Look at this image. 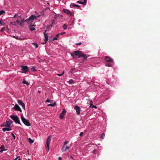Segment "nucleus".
Listing matches in <instances>:
<instances>
[{"mask_svg": "<svg viewBox=\"0 0 160 160\" xmlns=\"http://www.w3.org/2000/svg\"><path fill=\"white\" fill-rule=\"evenodd\" d=\"M37 17H36L34 15H32L26 20H24V19L21 18V17H19L18 18V19L16 21V22L14 24H13V23H12V24L15 25L16 23H17L18 25H20L21 26L22 25V23L24 21L27 22L28 23H29L32 22L34 19L36 18Z\"/></svg>", "mask_w": 160, "mask_h": 160, "instance_id": "1", "label": "nucleus"}, {"mask_svg": "<svg viewBox=\"0 0 160 160\" xmlns=\"http://www.w3.org/2000/svg\"><path fill=\"white\" fill-rule=\"evenodd\" d=\"M71 55L73 58H74L75 55L78 56V58H82L84 59L88 57L87 55L84 54L82 51L78 50L73 52Z\"/></svg>", "mask_w": 160, "mask_h": 160, "instance_id": "2", "label": "nucleus"}, {"mask_svg": "<svg viewBox=\"0 0 160 160\" xmlns=\"http://www.w3.org/2000/svg\"><path fill=\"white\" fill-rule=\"evenodd\" d=\"M105 60L107 62L106 66L108 67H112L113 65L114 62L112 58L108 57L106 56L105 58Z\"/></svg>", "mask_w": 160, "mask_h": 160, "instance_id": "3", "label": "nucleus"}, {"mask_svg": "<svg viewBox=\"0 0 160 160\" xmlns=\"http://www.w3.org/2000/svg\"><path fill=\"white\" fill-rule=\"evenodd\" d=\"M10 117L15 122L19 124H20L19 118H18L17 116H13V115H11L10 116Z\"/></svg>", "mask_w": 160, "mask_h": 160, "instance_id": "4", "label": "nucleus"}, {"mask_svg": "<svg viewBox=\"0 0 160 160\" xmlns=\"http://www.w3.org/2000/svg\"><path fill=\"white\" fill-rule=\"evenodd\" d=\"M21 119L22 122L24 123L25 125L28 126H29L31 125V124L29 123L28 120L23 118L22 116H21Z\"/></svg>", "mask_w": 160, "mask_h": 160, "instance_id": "5", "label": "nucleus"}, {"mask_svg": "<svg viewBox=\"0 0 160 160\" xmlns=\"http://www.w3.org/2000/svg\"><path fill=\"white\" fill-rule=\"evenodd\" d=\"M21 67L22 68L21 70L22 71L21 72L22 73H26L28 71V67L27 66H22Z\"/></svg>", "mask_w": 160, "mask_h": 160, "instance_id": "6", "label": "nucleus"}, {"mask_svg": "<svg viewBox=\"0 0 160 160\" xmlns=\"http://www.w3.org/2000/svg\"><path fill=\"white\" fill-rule=\"evenodd\" d=\"M13 110H15L16 111H19L20 112H22V110L18 104H15L14 107L12 108Z\"/></svg>", "mask_w": 160, "mask_h": 160, "instance_id": "7", "label": "nucleus"}, {"mask_svg": "<svg viewBox=\"0 0 160 160\" xmlns=\"http://www.w3.org/2000/svg\"><path fill=\"white\" fill-rule=\"evenodd\" d=\"M66 113V111L65 109H63L61 113L59 116V118L61 119H63L65 114Z\"/></svg>", "mask_w": 160, "mask_h": 160, "instance_id": "8", "label": "nucleus"}, {"mask_svg": "<svg viewBox=\"0 0 160 160\" xmlns=\"http://www.w3.org/2000/svg\"><path fill=\"white\" fill-rule=\"evenodd\" d=\"M13 122L10 119H9L8 121H7L5 123V127H9L10 125Z\"/></svg>", "mask_w": 160, "mask_h": 160, "instance_id": "9", "label": "nucleus"}, {"mask_svg": "<svg viewBox=\"0 0 160 160\" xmlns=\"http://www.w3.org/2000/svg\"><path fill=\"white\" fill-rule=\"evenodd\" d=\"M47 30H45L44 33V41L45 42L44 43H46L48 40V36L47 33H46Z\"/></svg>", "mask_w": 160, "mask_h": 160, "instance_id": "10", "label": "nucleus"}, {"mask_svg": "<svg viewBox=\"0 0 160 160\" xmlns=\"http://www.w3.org/2000/svg\"><path fill=\"white\" fill-rule=\"evenodd\" d=\"M74 109L75 110L77 114L79 115L81 111L80 107L78 106H77L74 107Z\"/></svg>", "mask_w": 160, "mask_h": 160, "instance_id": "11", "label": "nucleus"}, {"mask_svg": "<svg viewBox=\"0 0 160 160\" xmlns=\"http://www.w3.org/2000/svg\"><path fill=\"white\" fill-rule=\"evenodd\" d=\"M69 147L66 145H63L61 150L62 152H64L66 151L69 148Z\"/></svg>", "mask_w": 160, "mask_h": 160, "instance_id": "12", "label": "nucleus"}, {"mask_svg": "<svg viewBox=\"0 0 160 160\" xmlns=\"http://www.w3.org/2000/svg\"><path fill=\"white\" fill-rule=\"evenodd\" d=\"M18 103L22 106V108L23 109H25V104L22 102L20 100H18L17 101Z\"/></svg>", "mask_w": 160, "mask_h": 160, "instance_id": "13", "label": "nucleus"}, {"mask_svg": "<svg viewBox=\"0 0 160 160\" xmlns=\"http://www.w3.org/2000/svg\"><path fill=\"white\" fill-rule=\"evenodd\" d=\"M63 12L64 13H66L68 15H71L72 14V13L70 11L67 9H64L63 10Z\"/></svg>", "mask_w": 160, "mask_h": 160, "instance_id": "14", "label": "nucleus"}, {"mask_svg": "<svg viewBox=\"0 0 160 160\" xmlns=\"http://www.w3.org/2000/svg\"><path fill=\"white\" fill-rule=\"evenodd\" d=\"M51 140V136H49L48 137L46 141V145H49Z\"/></svg>", "mask_w": 160, "mask_h": 160, "instance_id": "15", "label": "nucleus"}, {"mask_svg": "<svg viewBox=\"0 0 160 160\" xmlns=\"http://www.w3.org/2000/svg\"><path fill=\"white\" fill-rule=\"evenodd\" d=\"M51 38H50L49 39V42H52L53 41H54V40H57L58 39V38H57V37H53V38H52V37H50Z\"/></svg>", "mask_w": 160, "mask_h": 160, "instance_id": "16", "label": "nucleus"}, {"mask_svg": "<svg viewBox=\"0 0 160 160\" xmlns=\"http://www.w3.org/2000/svg\"><path fill=\"white\" fill-rule=\"evenodd\" d=\"M2 130L3 132H5L6 131H9L11 130V129L10 128H2Z\"/></svg>", "mask_w": 160, "mask_h": 160, "instance_id": "17", "label": "nucleus"}, {"mask_svg": "<svg viewBox=\"0 0 160 160\" xmlns=\"http://www.w3.org/2000/svg\"><path fill=\"white\" fill-rule=\"evenodd\" d=\"M22 83L23 84H26L27 86L29 85V83L28 82H27L25 79H23Z\"/></svg>", "mask_w": 160, "mask_h": 160, "instance_id": "18", "label": "nucleus"}, {"mask_svg": "<svg viewBox=\"0 0 160 160\" xmlns=\"http://www.w3.org/2000/svg\"><path fill=\"white\" fill-rule=\"evenodd\" d=\"M71 5L72 7H76L78 8H80V6L79 5H78L75 4L73 3H72L71 4Z\"/></svg>", "mask_w": 160, "mask_h": 160, "instance_id": "19", "label": "nucleus"}, {"mask_svg": "<svg viewBox=\"0 0 160 160\" xmlns=\"http://www.w3.org/2000/svg\"><path fill=\"white\" fill-rule=\"evenodd\" d=\"M0 149L1 150H0V152L1 153L2 152L4 151L5 150V149L4 148V147L3 146H2L0 147Z\"/></svg>", "mask_w": 160, "mask_h": 160, "instance_id": "20", "label": "nucleus"}, {"mask_svg": "<svg viewBox=\"0 0 160 160\" xmlns=\"http://www.w3.org/2000/svg\"><path fill=\"white\" fill-rule=\"evenodd\" d=\"M68 82L69 84H74L75 82L72 79H70L68 81Z\"/></svg>", "mask_w": 160, "mask_h": 160, "instance_id": "21", "label": "nucleus"}, {"mask_svg": "<svg viewBox=\"0 0 160 160\" xmlns=\"http://www.w3.org/2000/svg\"><path fill=\"white\" fill-rule=\"evenodd\" d=\"M56 104V102H55L53 104H49L48 105V106L54 107Z\"/></svg>", "mask_w": 160, "mask_h": 160, "instance_id": "22", "label": "nucleus"}, {"mask_svg": "<svg viewBox=\"0 0 160 160\" xmlns=\"http://www.w3.org/2000/svg\"><path fill=\"white\" fill-rule=\"evenodd\" d=\"M28 142L30 144H31L34 141L33 140H32L30 138H29Z\"/></svg>", "mask_w": 160, "mask_h": 160, "instance_id": "23", "label": "nucleus"}, {"mask_svg": "<svg viewBox=\"0 0 160 160\" xmlns=\"http://www.w3.org/2000/svg\"><path fill=\"white\" fill-rule=\"evenodd\" d=\"M32 44L35 46L36 48H37L38 47V44L37 43L34 42V43H32Z\"/></svg>", "mask_w": 160, "mask_h": 160, "instance_id": "24", "label": "nucleus"}, {"mask_svg": "<svg viewBox=\"0 0 160 160\" xmlns=\"http://www.w3.org/2000/svg\"><path fill=\"white\" fill-rule=\"evenodd\" d=\"M0 24H1L2 26H4L5 25V23L4 22L1 20L0 21Z\"/></svg>", "mask_w": 160, "mask_h": 160, "instance_id": "25", "label": "nucleus"}, {"mask_svg": "<svg viewBox=\"0 0 160 160\" xmlns=\"http://www.w3.org/2000/svg\"><path fill=\"white\" fill-rule=\"evenodd\" d=\"M105 137V134L104 133H102L101 135V138L102 139H103Z\"/></svg>", "mask_w": 160, "mask_h": 160, "instance_id": "26", "label": "nucleus"}, {"mask_svg": "<svg viewBox=\"0 0 160 160\" xmlns=\"http://www.w3.org/2000/svg\"><path fill=\"white\" fill-rule=\"evenodd\" d=\"M31 70L32 71L34 72L36 71V69L35 67H33L31 68Z\"/></svg>", "mask_w": 160, "mask_h": 160, "instance_id": "27", "label": "nucleus"}, {"mask_svg": "<svg viewBox=\"0 0 160 160\" xmlns=\"http://www.w3.org/2000/svg\"><path fill=\"white\" fill-rule=\"evenodd\" d=\"M52 100H49L48 99H47L46 101V102H52Z\"/></svg>", "mask_w": 160, "mask_h": 160, "instance_id": "28", "label": "nucleus"}, {"mask_svg": "<svg viewBox=\"0 0 160 160\" xmlns=\"http://www.w3.org/2000/svg\"><path fill=\"white\" fill-rule=\"evenodd\" d=\"M62 28L64 30H66L67 28V26L66 25L64 24L62 26Z\"/></svg>", "mask_w": 160, "mask_h": 160, "instance_id": "29", "label": "nucleus"}, {"mask_svg": "<svg viewBox=\"0 0 160 160\" xmlns=\"http://www.w3.org/2000/svg\"><path fill=\"white\" fill-rule=\"evenodd\" d=\"M5 12L4 10H1L0 11V15L3 14Z\"/></svg>", "mask_w": 160, "mask_h": 160, "instance_id": "30", "label": "nucleus"}, {"mask_svg": "<svg viewBox=\"0 0 160 160\" xmlns=\"http://www.w3.org/2000/svg\"><path fill=\"white\" fill-rule=\"evenodd\" d=\"M46 149L48 151H49V145H46Z\"/></svg>", "mask_w": 160, "mask_h": 160, "instance_id": "31", "label": "nucleus"}, {"mask_svg": "<svg viewBox=\"0 0 160 160\" xmlns=\"http://www.w3.org/2000/svg\"><path fill=\"white\" fill-rule=\"evenodd\" d=\"M11 134L12 135L13 138V139L14 140H15V136L14 135V134H13V133H11Z\"/></svg>", "mask_w": 160, "mask_h": 160, "instance_id": "32", "label": "nucleus"}, {"mask_svg": "<svg viewBox=\"0 0 160 160\" xmlns=\"http://www.w3.org/2000/svg\"><path fill=\"white\" fill-rule=\"evenodd\" d=\"M68 143V141H66L64 142L63 145H66L67 143Z\"/></svg>", "mask_w": 160, "mask_h": 160, "instance_id": "33", "label": "nucleus"}, {"mask_svg": "<svg viewBox=\"0 0 160 160\" xmlns=\"http://www.w3.org/2000/svg\"><path fill=\"white\" fill-rule=\"evenodd\" d=\"M77 3H79V4H82L83 5V3L82 2H81V1H77Z\"/></svg>", "mask_w": 160, "mask_h": 160, "instance_id": "34", "label": "nucleus"}, {"mask_svg": "<svg viewBox=\"0 0 160 160\" xmlns=\"http://www.w3.org/2000/svg\"><path fill=\"white\" fill-rule=\"evenodd\" d=\"M30 30L31 31H33L35 30V29L34 28H30Z\"/></svg>", "mask_w": 160, "mask_h": 160, "instance_id": "35", "label": "nucleus"}, {"mask_svg": "<svg viewBox=\"0 0 160 160\" xmlns=\"http://www.w3.org/2000/svg\"><path fill=\"white\" fill-rule=\"evenodd\" d=\"M83 2H82L83 3V5H84L86 4V3H87V0H84Z\"/></svg>", "mask_w": 160, "mask_h": 160, "instance_id": "36", "label": "nucleus"}, {"mask_svg": "<svg viewBox=\"0 0 160 160\" xmlns=\"http://www.w3.org/2000/svg\"><path fill=\"white\" fill-rule=\"evenodd\" d=\"M83 134V132H81L79 134V136L80 137L82 136Z\"/></svg>", "mask_w": 160, "mask_h": 160, "instance_id": "37", "label": "nucleus"}, {"mask_svg": "<svg viewBox=\"0 0 160 160\" xmlns=\"http://www.w3.org/2000/svg\"><path fill=\"white\" fill-rule=\"evenodd\" d=\"M65 33V32H62L60 33H59L60 35H63V34H64Z\"/></svg>", "mask_w": 160, "mask_h": 160, "instance_id": "38", "label": "nucleus"}, {"mask_svg": "<svg viewBox=\"0 0 160 160\" xmlns=\"http://www.w3.org/2000/svg\"><path fill=\"white\" fill-rule=\"evenodd\" d=\"M54 23V20H52V24L50 25V27H52V24H53V23Z\"/></svg>", "mask_w": 160, "mask_h": 160, "instance_id": "39", "label": "nucleus"}, {"mask_svg": "<svg viewBox=\"0 0 160 160\" xmlns=\"http://www.w3.org/2000/svg\"><path fill=\"white\" fill-rule=\"evenodd\" d=\"M5 29V28H2L1 29V31L3 32V31H4Z\"/></svg>", "mask_w": 160, "mask_h": 160, "instance_id": "40", "label": "nucleus"}, {"mask_svg": "<svg viewBox=\"0 0 160 160\" xmlns=\"http://www.w3.org/2000/svg\"><path fill=\"white\" fill-rule=\"evenodd\" d=\"M81 44V42H79V43H77L76 44V45H80Z\"/></svg>", "mask_w": 160, "mask_h": 160, "instance_id": "41", "label": "nucleus"}, {"mask_svg": "<svg viewBox=\"0 0 160 160\" xmlns=\"http://www.w3.org/2000/svg\"><path fill=\"white\" fill-rule=\"evenodd\" d=\"M59 35H60V34L59 33H58L56 35V37H57V38H58L59 37Z\"/></svg>", "mask_w": 160, "mask_h": 160, "instance_id": "42", "label": "nucleus"}, {"mask_svg": "<svg viewBox=\"0 0 160 160\" xmlns=\"http://www.w3.org/2000/svg\"><path fill=\"white\" fill-rule=\"evenodd\" d=\"M5 123H3V125H2L1 126V127H5Z\"/></svg>", "mask_w": 160, "mask_h": 160, "instance_id": "43", "label": "nucleus"}, {"mask_svg": "<svg viewBox=\"0 0 160 160\" xmlns=\"http://www.w3.org/2000/svg\"><path fill=\"white\" fill-rule=\"evenodd\" d=\"M16 38H17V39H20V40H24V39H22V38L19 39L18 38V37H16Z\"/></svg>", "mask_w": 160, "mask_h": 160, "instance_id": "44", "label": "nucleus"}, {"mask_svg": "<svg viewBox=\"0 0 160 160\" xmlns=\"http://www.w3.org/2000/svg\"><path fill=\"white\" fill-rule=\"evenodd\" d=\"M57 75L58 76H62V74H57Z\"/></svg>", "mask_w": 160, "mask_h": 160, "instance_id": "45", "label": "nucleus"}, {"mask_svg": "<svg viewBox=\"0 0 160 160\" xmlns=\"http://www.w3.org/2000/svg\"><path fill=\"white\" fill-rule=\"evenodd\" d=\"M58 160H62V158L61 157H59L58 158Z\"/></svg>", "mask_w": 160, "mask_h": 160, "instance_id": "46", "label": "nucleus"}, {"mask_svg": "<svg viewBox=\"0 0 160 160\" xmlns=\"http://www.w3.org/2000/svg\"><path fill=\"white\" fill-rule=\"evenodd\" d=\"M96 150H93V153L94 154H95L96 153Z\"/></svg>", "mask_w": 160, "mask_h": 160, "instance_id": "47", "label": "nucleus"}, {"mask_svg": "<svg viewBox=\"0 0 160 160\" xmlns=\"http://www.w3.org/2000/svg\"><path fill=\"white\" fill-rule=\"evenodd\" d=\"M20 157V156H18L16 158H15L14 160H16L18 159V158Z\"/></svg>", "mask_w": 160, "mask_h": 160, "instance_id": "48", "label": "nucleus"}, {"mask_svg": "<svg viewBox=\"0 0 160 160\" xmlns=\"http://www.w3.org/2000/svg\"><path fill=\"white\" fill-rule=\"evenodd\" d=\"M92 108H96V107L94 106H93H93L92 107Z\"/></svg>", "mask_w": 160, "mask_h": 160, "instance_id": "49", "label": "nucleus"}, {"mask_svg": "<svg viewBox=\"0 0 160 160\" xmlns=\"http://www.w3.org/2000/svg\"><path fill=\"white\" fill-rule=\"evenodd\" d=\"M17 16V14H15L14 16V18H15L16 16Z\"/></svg>", "mask_w": 160, "mask_h": 160, "instance_id": "50", "label": "nucleus"}, {"mask_svg": "<svg viewBox=\"0 0 160 160\" xmlns=\"http://www.w3.org/2000/svg\"><path fill=\"white\" fill-rule=\"evenodd\" d=\"M64 73V71H63L62 74V75H63Z\"/></svg>", "mask_w": 160, "mask_h": 160, "instance_id": "51", "label": "nucleus"}, {"mask_svg": "<svg viewBox=\"0 0 160 160\" xmlns=\"http://www.w3.org/2000/svg\"><path fill=\"white\" fill-rule=\"evenodd\" d=\"M71 157L72 158V159H73V157L72 156H71Z\"/></svg>", "mask_w": 160, "mask_h": 160, "instance_id": "52", "label": "nucleus"}, {"mask_svg": "<svg viewBox=\"0 0 160 160\" xmlns=\"http://www.w3.org/2000/svg\"><path fill=\"white\" fill-rule=\"evenodd\" d=\"M18 160H21L20 158H19V159H18Z\"/></svg>", "mask_w": 160, "mask_h": 160, "instance_id": "53", "label": "nucleus"}, {"mask_svg": "<svg viewBox=\"0 0 160 160\" xmlns=\"http://www.w3.org/2000/svg\"><path fill=\"white\" fill-rule=\"evenodd\" d=\"M38 92H40V91H38Z\"/></svg>", "mask_w": 160, "mask_h": 160, "instance_id": "54", "label": "nucleus"}, {"mask_svg": "<svg viewBox=\"0 0 160 160\" xmlns=\"http://www.w3.org/2000/svg\"><path fill=\"white\" fill-rule=\"evenodd\" d=\"M90 107H91V105H90Z\"/></svg>", "mask_w": 160, "mask_h": 160, "instance_id": "55", "label": "nucleus"}, {"mask_svg": "<svg viewBox=\"0 0 160 160\" xmlns=\"http://www.w3.org/2000/svg\"><path fill=\"white\" fill-rule=\"evenodd\" d=\"M28 160H30V159H28Z\"/></svg>", "mask_w": 160, "mask_h": 160, "instance_id": "56", "label": "nucleus"}, {"mask_svg": "<svg viewBox=\"0 0 160 160\" xmlns=\"http://www.w3.org/2000/svg\"><path fill=\"white\" fill-rule=\"evenodd\" d=\"M59 1H61V0H59Z\"/></svg>", "mask_w": 160, "mask_h": 160, "instance_id": "57", "label": "nucleus"}]
</instances>
